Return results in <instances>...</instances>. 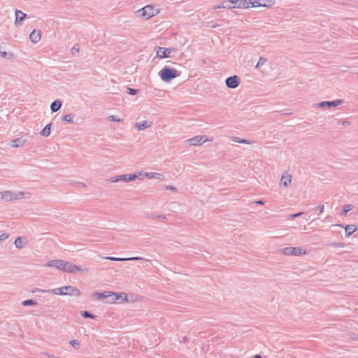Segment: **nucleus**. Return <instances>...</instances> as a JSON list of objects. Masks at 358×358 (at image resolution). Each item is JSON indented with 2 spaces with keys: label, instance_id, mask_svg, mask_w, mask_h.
<instances>
[{
  "label": "nucleus",
  "instance_id": "obj_21",
  "mask_svg": "<svg viewBox=\"0 0 358 358\" xmlns=\"http://www.w3.org/2000/svg\"><path fill=\"white\" fill-rule=\"evenodd\" d=\"M152 125V122H148V121H143L134 124V127L137 128L138 130L141 131L145 129L150 127Z\"/></svg>",
  "mask_w": 358,
  "mask_h": 358
},
{
  "label": "nucleus",
  "instance_id": "obj_45",
  "mask_svg": "<svg viewBox=\"0 0 358 358\" xmlns=\"http://www.w3.org/2000/svg\"><path fill=\"white\" fill-rule=\"evenodd\" d=\"M303 214V212H300V213H295V214H292L290 215L291 218L294 219V218H296L299 216H300L301 215Z\"/></svg>",
  "mask_w": 358,
  "mask_h": 358
},
{
  "label": "nucleus",
  "instance_id": "obj_32",
  "mask_svg": "<svg viewBox=\"0 0 358 358\" xmlns=\"http://www.w3.org/2000/svg\"><path fill=\"white\" fill-rule=\"evenodd\" d=\"M79 50H80V45H79V44H75L72 47V48L71 49V53L73 56H77V55H78Z\"/></svg>",
  "mask_w": 358,
  "mask_h": 358
},
{
  "label": "nucleus",
  "instance_id": "obj_4",
  "mask_svg": "<svg viewBox=\"0 0 358 358\" xmlns=\"http://www.w3.org/2000/svg\"><path fill=\"white\" fill-rule=\"evenodd\" d=\"M142 172L135 173L133 174H123L113 177L110 179V182H117L119 181L130 182L134 181L136 179H142Z\"/></svg>",
  "mask_w": 358,
  "mask_h": 358
},
{
  "label": "nucleus",
  "instance_id": "obj_41",
  "mask_svg": "<svg viewBox=\"0 0 358 358\" xmlns=\"http://www.w3.org/2000/svg\"><path fill=\"white\" fill-rule=\"evenodd\" d=\"M108 120L113 122H120L121 120L117 118L115 115H110L108 117Z\"/></svg>",
  "mask_w": 358,
  "mask_h": 358
},
{
  "label": "nucleus",
  "instance_id": "obj_37",
  "mask_svg": "<svg viewBox=\"0 0 358 358\" xmlns=\"http://www.w3.org/2000/svg\"><path fill=\"white\" fill-rule=\"evenodd\" d=\"M127 92L130 95H136L138 93V92L139 91L138 90L129 88V87H127Z\"/></svg>",
  "mask_w": 358,
  "mask_h": 358
},
{
  "label": "nucleus",
  "instance_id": "obj_6",
  "mask_svg": "<svg viewBox=\"0 0 358 358\" xmlns=\"http://www.w3.org/2000/svg\"><path fill=\"white\" fill-rule=\"evenodd\" d=\"M176 51L175 48H166L163 47H157V57L159 59L170 57V54Z\"/></svg>",
  "mask_w": 358,
  "mask_h": 358
},
{
  "label": "nucleus",
  "instance_id": "obj_40",
  "mask_svg": "<svg viewBox=\"0 0 358 358\" xmlns=\"http://www.w3.org/2000/svg\"><path fill=\"white\" fill-rule=\"evenodd\" d=\"M0 55L1 57H2L3 58H8V56H10V57L13 55L12 54H8V52H6V51H1L0 50Z\"/></svg>",
  "mask_w": 358,
  "mask_h": 358
},
{
  "label": "nucleus",
  "instance_id": "obj_52",
  "mask_svg": "<svg viewBox=\"0 0 358 358\" xmlns=\"http://www.w3.org/2000/svg\"><path fill=\"white\" fill-rule=\"evenodd\" d=\"M357 339H358V337H357Z\"/></svg>",
  "mask_w": 358,
  "mask_h": 358
},
{
  "label": "nucleus",
  "instance_id": "obj_44",
  "mask_svg": "<svg viewBox=\"0 0 358 358\" xmlns=\"http://www.w3.org/2000/svg\"><path fill=\"white\" fill-rule=\"evenodd\" d=\"M315 209L319 210L320 213H322L324 211V205H319L315 208Z\"/></svg>",
  "mask_w": 358,
  "mask_h": 358
},
{
  "label": "nucleus",
  "instance_id": "obj_1",
  "mask_svg": "<svg viewBox=\"0 0 358 358\" xmlns=\"http://www.w3.org/2000/svg\"><path fill=\"white\" fill-rule=\"evenodd\" d=\"M159 75L163 81L168 83L180 76V73L175 69L166 66L159 71Z\"/></svg>",
  "mask_w": 358,
  "mask_h": 358
},
{
  "label": "nucleus",
  "instance_id": "obj_38",
  "mask_svg": "<svg viewBox=\"0 0 358 358\" xmlns=\"http://www.w3.org/2000/svg\"><path fill=\"white\" fill-rule=\"evenodd\" d=\"M43 292V293L44 292L51 293V289L45 290V289H40V288H35V289L31 290L32 293H35V292Z\"/></svg>",
  "mask_w": 358,
  "mask_h": 358
},
{
  "label": "nucleus",
  "instance_id": "obj_31",
  "mask_svg": "<svg viewBox=\"0 0 358 358\" xmlns=\"http://www.w3.org/2000/svg\"><path fill=\"white\" fill-rule=\"evenodd\" d=\"M22 305L24 306H36L37 302L33 299H27L22 302Z\"/></svg>",
  "mask_w": 358,
  "mask_h": 358
},
{
  "label": "nucleus",
  "instance_id": "obj_27",
  "mask_svg": "<svg viewBox=\"0 0 358 358\" xmlns=\"http://www.w3.org/2000/svg\"><path fill=\"white\" fill-rule=\"evenodd\" d=\"M146 217L148 219H166V216L165 215H156L153 213L148 214Z\"/></svg>",
  "mask_w": 358,
  "mask_h": 358
},
{
  "label": "nucleus",
  "instance_id": "obj_11",
  "mask_svg": "<svg viewBox=\"0 0 358 358\" xmlns=\"http://www.w3.org/2000/svg\"><path fill=\"white\" fill-rule=\"evenodd\" d=\"M117 301H121V302L127 301V295L124 293L112 292L111 299H108V303H113Z\"/></svg>",
  "mask_w": 358,
  "mask_h": 358
},
{
  "label": "nucleus",
  "instance_id": "obj_17",
  "mask_svg": "<svg viewBox=\"0 0 358 358\" xmlns=\"http://www.w3.org/2000/svg\"><path fill=\"white\" fill-rule=\"evenodd\" d=\"M204 136H196L188 140V142L191 145H202L207 139L203 140Z\"/></svg>",
  "mask_w": 358,
  "mask_h": 358
},
{
  "label": "nucleus",
  "instance_id": "obj_29",
  "mask_svg": "<svg viewBox=\"0 0 358 358\" xmlns=\"http://www.w3.org/2000/svg\"><path fill=\"white\" fill-rule=\"evenodd\" d=\"M281 181L285 187H288L291 183V176H282Z\"/></svg>",
  "mask_w": 358,
  "mask_h": 358
},
{
  "label": "nucleus",
  "instance_id": "obj_50",
  "mask_svg": "<svg viewBox=\"0 0 358 358\" xmlns=\"http://www.w3.org/2000/svg\"><path fill=\"white\" fill-rule=\"evenodd\" d=\"M78 185H79V186L85 187H86L85 184H84V183H83V182H78Z\"/></svg>",
  "mask_w": 358,
  "mask_h": 358
},
{
  "label": "nucleus",
  "instance_id": "obj_2",
  "mask_svg": "<svg viewBox=\"0 0 358 358\" xmlns=\"http://www.w3.org/2000/svg\"><path fill=\"white\" fill-rule=\"evenodd\" d=\"M51 293L58 295L71 296H80L81 294L77 287L71 285L51 289Z\"/></svg>",
  "mask_w": 358,
  "mask_h": 358
},
{
  "label": "nucleus",
  "instance_id": "obj_49",
  "mask_svg": "<svg viewBox=\"0 0 358 358\" xmlns=\"http://www.w3.org/2000/svg\"><path fill=\"white\" fill-rule=\"evenodd\" d=\"M219 8H222V3L220 5H218V6H216L213 7L214 10L219 9Z\"/></svg>",
  "mask_w": 358,
  "mask_h": 358
},
{
  "label": "nucleus",
  "instance_id": "obj_30",
  "mask_svg": "<svg viewBox=\"0 0 358 358\" xmlns=\"http://www.w3.org/2000/svg\"><path fill=\"white\" fill-rule=\"evenodd\" d=\"M353 208V206L351 204H345L343 208L341 215H345L349 211Z\"/></svg>",
  "mask_w": 358,
  "mask_h": 358
},
{
  "label": "nucleus",
  "instance_id": "obj_14",
  "mask_svg": "<svg viewBox=\"0 0 358 358\" xmlns=\"http://www.w3.org/2000/svg\"><path fill=\"white\" fill-rule=\"evenodd\" d=\"M231 3L234 4V8H248L252 0H231Z\"/></svg>",
  "mask_w": 358,
  "mask_h": 358
},
{
  "label": "nucleus",
  "instance_id": "obj_51",
  "mask_svg": "<svg viewBox=\"0 0 358 358\" xmlns=\"http://www.w3.org/2000/svg\"><path fill=\"white\" fill-rule=\"evenodd\" d=\"M253 358H262V357L260 355H256Z\"/></svg>",
  "mask_w": 358,
  "mask_h": 358
},
{
  "label": "nucleus",
  "instance_id": "obj_34",
  "mask_svg": "<svg viewBox=\"0 0 358 358\" xmlns=\"http://www.w3.org/2000/svg\"><path fill=\"white\" fill-rule=\"evenodd\" d=\"M81 315L85 317V318H91V319H94L95 318V315L90 313L89 311L87 310H84L81 313Z\"/></svg>",
  "mask_w": 358,
  "mask_h": 358
},
{
  "label": "nucleus",
  "instance_id": "obj_22",
  "mask_svg": "<svg viewBox=\"0 0 358 358\" xmlns=\"http://www.w3.org/2000/svg\"><path fill=\"white\" fill-rule=\"evenodd\" d=\"M62 106V103L60 100L57 99L54 101L50 105V109L52 113L58 111Z\"/></svg>",
  "mask_w": 358,
  "mask_h": 358
},
{
  "label": "nucleus",
  "instance_id": "obj_18",
  "mask_svg": "<svg viewBox=\"0 0 358 358\" xmlns=\"http://www.w3.org/2000/svg\"><path fill=\"white\" fill-rule=\"evenodd\" d=\"M41 31L40 30H36L31 31V33L29 35L30 40L34 43H36L41 40Z\"/></svg>",
  "mask_w": 358,
  "mask_h": 358
},
{
  "label": "nucleus",
  "instance_id": "obj_48",
  "mask_svg": "<svg viewBox=\"0 0 358 358\" xmlns=\"http://www.w3.org/2000/svg\"><path fill=\"white\" fill-rule=\"evenodd\" d=\"M255 203H257L258 205H263L264 203V201L262 200H258V201H255Z\"/></svg>",
  "mask_w": 358,
  "mask_h": 358
},
{
  "label": "nucleus",
  "instance_id": "obj_9",
  "mask_svg": "<svg viewBox=\"0 0 358 358\" xmlns=\"http://www.w3.org/2000/svg\"><path fill=\"white\" fill-rule=\"evenodd\" d=\"M111 294L112 292H94L92 293V296L97 301L108 303V299H111Z\"/></svg>",
  "mask_w": 358,
  "mask_h": 358
},
{
  "label": "nucleus",
  "instance_id": "obj_39",
  "mask_svg": "<svg viewBox=\"0 0 358 358\" xmlns=\"http://www.w3.org/2000/svg\"><path fill=\"white\" fill-rule=\"evenodd\" d=\"M70 344L75 348H78L80 346V343L78 340H72Z\"/></svg>",
  "mask_w": 358,
  "mask_h": 358
},
{
  "label": "nucleus",
  "instance_id": "obj_43",
  "mask_svg": "<svg viewBox=\"0 0 358 358\" xmlns=\"http://www.w3.org/2000/svg\"><path fill=\"white\" fill-rule=\"evenodd\" d=\"M165 189L167 190H171V191H174V192L177 190V189L175 186H171V185H166Z\"/></svg>",
  "mask_w": 358,
  "mask_h": 358
},
{
  "label": "nucleus",
  "instance_id": "obj_23",
  "mask_svg": "<svg viewBox=\"0 0 358 358\" xmlns=\"http://www.w3.org/2000/svg\"><path fill=\"white\" fill-rule=\"evenodd\" d=\"M258 6H262V7H271L275 3V0H257Z\"/></svg>",
  "mask_w": 358,
  "mask_h": 358
},
{
  "label": "nucleus",
  "instance_id": "obj_10",
  "mask_svg": "<svg viewBox=\"0 0 358 358\" xmlns=\"http://www.w3.org/2000/svg\"><path fill=\"white\" fill-rule=\"evenodd\" d=\"M332 227H339L341 228H344L345 229V236L347 237H350L355 231L358 230V227L354 224L344 225L341 224H333Z\"/></svg>",
  "mask_w": 358,
  "mask_h": 358
},
{
  "label": "nucleus",
  "instance_id": "obj_42",
  "mask_svg": "<svg viewBox=\"0 0 358 358\" xmlns=\"http://www.w3.org/2000/svg\"><path fill=\"white\" fill-rule=\"evenodd\" d=\"M9 235L8 234H6V233H3L2 234L0 235V241H5L6 239H7L8 238Z\"/></svg>",
  "mask_w": 358,
  "mask_h": 358
},
{
  "label": "nucleus",
  "instance_id": "obj_8",
  "mask_svg": "<svg viewBox=\"0 0 358 358\" xmlns=\"http://www.w3.org/2000/svg\"><path fill=\"white\" fill-rule=\"evenodd\" d=\"M83 271L88 272L89 269L88 268L83 269L81 267H80L76 264H73L71 262H66L64 272H68V273H76L78 272L80 273V272H83Z\"/></svg>",
  "mask_w": 358,
  "mask_h": 358
},
{
  "label": "nucleus",
  "instance_id": "obj_3",
  "mask_svg": "<svg viewBox=\"0 0 358 358\" xmlns=\"http://www.w3.org/2000/svg\"><path fill=\"white\" fill-rule=\"evenodd\" d=\"M159 13V10L157 8H155L152 5H147L144 6L143 8L138 9L136 11L137 15L139 17H142L145 20H148L156 15H157Z\"/></svg>",
  "mask_w": 358,
  "mask_h": 358
},
{
  "label": "nucleus",
  "instance_id": "obj_28",
  "mask_svg": "<svg viewBox=\"0 0 358 358\" xmlns=\"http://www.w3.org/2000/svg\"><path fill=\"white\" fill-rule=\"evenodd\" d=\"M75 117V115L67 114V115H64L62 117V120L63 121H65V122H69V123H72V122H73V117Z\"/></svg>",
  "mask_w": 358,
  "mask_h": 358
},
{
  "label": "nucleus",
  "instance_id": "obj_46",
  "mask_svg": "<svg viewBox=\"0 0 358 358\" xmlns=\"http://www.w3.org/2000/svg\"><path fill=\"white\" fill-rule=\"evenodd\" d=\"M252 6H257L259 7L260 6H258V1L257 0H252V3H250Z\"/></svg>",
  "mask_w": 358,
  "mask_h": 358
},
{
  "label": "nucleus",
  "instance_id": "obj_5",
  "mask_svg": "<svg viewBox=\"0 0 358 358\" xmlns=\"http://www.w3.org/2000/svg\"><path fill=\"white\" fill-rule=\"evenodd\" d=\"M66 262V261L62 259H54L48 261L45 266L48 267H55L58 270L64 271Z\"/></svg>",
  "mask_w": 358,
  "mask_h": 358
},
{
  "label": "nucleus",
  "instance_id": "obj_26",
  "mask_svg": "<svg viewBox=\"0 0 358 358\" xmlns=\"http://www.w3.org/2000/svg\"><path fill=\"white\" fill-rule=\"evenodd\" d=\"M14 244L17 248L20 249L22 248L26 245V243L22 242V237L19 236L15 240Z\"/></svg>",
  "mask_w": 358,
  "mask_h": 358
},
{
  "label": "nucleus",
  "instance_id": "obj_7",
  "mask_svg": "<svg viewBox=\"0 0 358 358\" xmlns=\"http://www.w3.org/2000/svg\"><path fill=\"white\" fill-rule=\"evenodd\" d=\"M241 79L238 76H231L225 80V85L229 89H235L238 87Z\"/></svg>",
  "mask_w": 358,
  "mask_h": 358
},
{
  "label": "nucleus",
  "instance_id": "obj_15",
  "mask_svg": "<svg viewBox=\"0 0 358 358\" xmlns=\"http://www.w3.org/2000/svg\"><path fill=\"white\" fill-rule=\"evenodd\" d=\"M104 259L111 260V261H116V262H124V261H138V260H143L144 258L141 257H106Z\"/></svg>",
  "mask_w": 358,
  "mask_h": 358
},
{
  "label": "nucleus",
  "instance_id": "obj_25",
  "mask_svg": "<svg viewBox=\"0 0 358 358\" xmlns=\"http://www.w3.org/2000/svg\"><path fill=\"white\" fill-rule=\"evenodd\" d=\"M52 123L47 124L40 132L41 135L43 136H49L50 134Z\"/></svg>",
  "mask_w": 358,
  "mask_h": 358
},
{
  "label": "nucleus",
  "instance_id": "obj_36",
  "mask_svg": "<svg viewBox=\"0 0 358 358\" xmlns=\"http://www.w3.org/2000/svg\"><path fill=\"white\" fill-rule=\"evenodd\" d=\"M266 62V58L260 57L255 67L257 69H259L260 66H263Z\"/></svg>",
  "mask_w": 358,
  "mask_h": 358
},
{
  "label": "nucleus",
  "instance_id": "obj_20",
  "mask_svg": "<svg viewBox=\"0 0 358 358\" xmlns=\"http://www.w3.org/2000/svg\"><path fill=\"white\" fill-rule=\"evenodd\" d=\"M142 176H145L148 178H155L159 180H162L164 178V175L159 173H143Z\"/></svg>",
  "mask_w": 358,
  "mask_h": 358
},
{
  "label": "nucleus",
  "instance_id": "obj_16",
  "mask_svg": "<svg viewBox=\"0 0 358 358\" xmlns=\"http://www.w3.org/2000/svg\"><path fill=\"white\" fill-rule=\"evenodd\" d=\"M15 16L16 19L15 21V25L16 27H20L22 25V21L27 17V14L24 13L21 10H16Z\"/></svg>",
  "mask_w": 358,
  "mask_h": 358
},
{
  "label": "nucleus",
  "instance_id": "obj_12",
  "mask_svg": "<svg viewBox=\"0 0 358 358\" xmlns=\"http://www.w3.org/2000/svg\"><path fill=\"white\" fill-rule=\"evenodd\" d=\"M343 103V101L341 99H336L332 101H322L319 103H317L318 106L320 108H324L326 107L331 108V107H336Z\"/></svg>",
  "mask_w": 358,
  "mask_h": 358
},
{
  "label": "nucleus",
  "instance_id": "obj_24",
  "mask_svg": "<svg viewBox=\"0 0 358 358\" xmlns=\"http://www.w3.org/2000/svg\"><path fill=\"white\" fill-rule=\"evenodd\" d=\"M0 199L9 201L13 199V194L9 191H5L3 192H0Z\"/></svg>",
  "mask_w": 358,
  "mask_h": 358
},
{
  "label": "nucleus",
  "instance_id": "obj_33",
  "mask_svg": "<svg viewBox=\"0 0 358 358\" xmlns=\"http://www.w3.org/2000/svg\"><path fill=\"white\" fill-rule=\"evenodd\" d=\"M231 4H232L231 0H224L222 2V8H227V9H230V8H234L232 6H231Z\"/></svg>",
  "mask_w": 358,
  "mask_h": 358
},
{
  "label": "nucleus",
  "instance_id": "obj_13",
  "mask_svg": "<svg viewBox=\"0 0 358 358\" xmlns=\"http://www.w3.org/2000/svg\"><path fill=\"white\" fill-rule=\"evenodd\" d=\"M301 251V248L296 247H287L282 250L283 254L286 255H300L302 254Z\"/></svg>",
  "mask_w": 358,
  "mask_h": 358
},
{
  "label": "nucleus",
  "instance_id": "obj_47",
  "mask_svg": "<svg viewBox=\"0 0 358 358\" xmlns=\"http://www.w3.org/2000/svg\"><path fill=\"white\" fill-rule=\"evenodd\" d=\"M47 355H48V357L49 358H61V357H56V356H55V355H52V354H47Z\"/></svg>",
  "mask_w": 358,
  "mask_h": 358
},
{
  "label": "nucleus",
  "instance_id": "obj_19",
  "mask_svg": "<svg viewBox=\"0 0 358 358\" xmlns=\"http://www.w3.org/2000/svg\"><path fill=\"white\" fill-rule=\"evenodd\" d=\"M26 141H27L25 139L22 138V137H20L11 141L10 145L13 148H19L22 146L26 143Z\"/></svg>",
  "mask_w": 358,
  "mask_h": 358
},
{
  "label": "nucleus",
  "instance_id": "obj_35",
  "mask_svg": "<svg viewBox=\"0 0 358 358\" xmlns=\"http://www.w3.org/2000/svg\"><path fill=\"white\" fill-rule=\"evenodd\" d=\"M233 141L234 142H237V143H243V144H250V143L248 140L241 139V138H240L238 137H236V136L233 137Z\"/></svg>",
  "mask_w": 358,
  "mask_h": 358
}]
</instances>
